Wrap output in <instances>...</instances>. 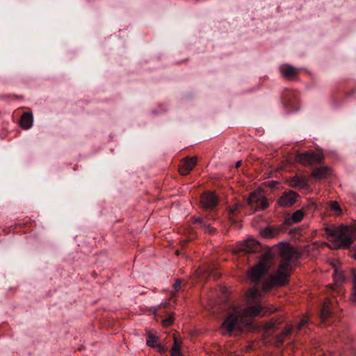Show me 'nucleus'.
Masks as SVG:
<instances>
[{"label":"nucleus","mask_w":356,"mask_h":356,"mask_svg":"<svg viewBox=\"0 0 356 356\" xmlns=\"http://www.w3.org/2000/svg\"><path fill=\"white\" fill-rule=\"evenodd\" d=\"M270 260V258L268 254L263 255L259 263L248 273V278L252 282L257 283L263 276L268 273Z\"/></svg>","instance_id":"obj_4"},{"label":"nucleus","mask_w":356,"mask_h":356,"mask_svg":"<svg viewBox=\"0 0 356 356\" xmlns=\"http://www.w3.org/2000/svg\"><path fill=\"white\" fill-rule=\"evenodd\" d=\"M200 202L203 207L210 209L217 205L218 199L213 193L208 192L202 195Z\"/></svg>","instance_id":"obj_8"},{"label":"nucleus","mask_w":356,"mask_h":356,"mask_svg":"<svg viewBox=\"0 0 356 356\" xmlns=\"http://www.w3.org/2000/svg\"><path fill=\"white\" fill-rule=\"evenodd\" d=\"M291 332V327L286 326L284 330L278 335L276 336L275 344L279 347L284 341V339L288 337Z\"/></svg>","instance_id":"obj_18"},{"label":"nucleus","mask_w":356,"mask_h":356,"mask_svg":"<svg viewBox=\"0 0 356 356\" xmlns=\"http://www.w3.org/2000/svg\"><path fill=\"white\" fill-rule=\"evenodd\" d=\"M173 321V318L172 316H170L162 321V325L163 327H169L172 324Z\"/></svg>","instance_id":"obj_29"},{"label":"nucleus","mask_w":356,"mask_h":356,"mask_svg":"<svg viewBox=\"0 0 356 356\" xmlns=\"http://www.w3.org/2000/svg\"><path fill=\"white\" fill-rule=\"evenodd\" d=\"M297 197L296 193L293 191H289L284 194L278 200V204L281 207H291L295 202Z\"/></svg>","instance_id":"obj_11"},{"label":"nucleus","mask_w":356,"mask_h":356,"mask_svg":"<svg viewBox=\"0 0 356 356\" xmlns=\"http://www.w3.org/2000/svg\"><path fill=\"white\" fill-rule=\"evenodd\" d=\"M241 205L239 203H236L234 206L229 208V220L234 222L232 219V216H234L238 211L239 210Z\"/></svg>","instance_id":"obj_22"},{"label":"nucleus","mask_w":356,"mask_h":356,"mask_svg":"<svg viewBox=\"0 0 356 356\" xmlns=\"http://www.w3.org/2000/svg\"><path fill=\"white\" fill-rule=\"evenodd\" d=\"M325 232L335 249L348 248L356 239V226L341 225L338 227H325Z\"/></svg>","instance_id":"obj_2"},{"label":"nucleus","mask_w":356,"mask_h":356,"mask_svg":"<svg viewBox=\"0 0 356 356\" xmlns=\"http://www.w3.org/2000/svg\"><path fill=\"white\" fill-rule=\"evenodd\" d=\"M353 292L351 296V300L354 303H356V284H353Z\"/></svg>","instance_id":"obj_30"},{"label":"nucleus","mask_w":356,"mask_h":356,"mask_svg":"<svg viewBox=\"0 0 356 356\" xmlns=\"http://www.w3.org/2000/svg\"><path fill=\"white\" fill-rule=\"evenodd\" d=\"M330 208L332 210L337 211L338 215L341 213L340 205L337 201H332L330 202Z\"/></svg>","instance_id":"obj_25"},{"label":"nucleus","mask_w":356,"mask_h":356,"mask_svg":"<svg viewBox=\"0 0 356 356\" xmlns=\"http://www.w3.org/2000/svg\"><path fill=\"white\" fill-rule=\"evenodd\" d=\"M297 156H319L318 154H310L307 152H305V153H302V154H298Z\"/></svg>","instance_id":"obj_33"},{"label":"nucleus","mask_w":356,"mask_h":356,"mask_svg":"<svg viewBox=\"0 0 356 356\" xmlns=\"http://www.w3.org/2000/svg\"><path fill=\"white\" fill-rule=\"evenodd\" d=\"M332 170L328 166L316 168L312 172V176L317 179H326L331 176Z\"/></svg>","instance_id":"obj_10"},{"label":"nucleus","mask_w":356,"mask_h":356,"mask_svg":"<svg viewBox=\"0 0 356 356\" xmlns=\"http://www.w3.org/2000/svg\"><path fill=\"white\" fill-rule=\"evenodd\" d=\"M179 250H177V251H176V254H177V255H179Z\"/></svg>","instance_id":"obj_40"},{"label":"nucleus","mask_w":356,"mask_h":356,"mask_svg":"<svg viewBox=\"0 0 356 356\" xmlns=\"http://www.w3.org/2000/svg\"><path fill=\"white\" fill-rule=\"evenodd\" d=\"M173 337H174V343H173V346H172L170 351H172V352L180 351L181 342L178 341L175 334H174Z\"/></svg>","instance_id":"obj_24"},{"label":"nucleus","mask_w":356,"mask_h":356,"mask_svg":"<svg viewBox=\"0 0 356 356\" xmlns=\"http://www.w3.org/2000/svg\"><path fill=\"white\" fill-rule=\"evenodd\" d=\"M280 70L282 75L286 78H291L296 74L297 70L289 65H282Z\"/></svg>","instance_id":"obj_16"},{"label":"nucleus","mask_w":356,"mask_h":356,"mask_svg":"<svg viewBox=\"0 0 356 356\" xmlns=\"http://www.w3.org/2000/svg\"><path fill=\"white\" fill-rule=\"evenodd\" d=\"M261 296L260 292L258 291L257 287H253L249 289L246 293V299L248 304H251L254 299H257Z\"/></svg>","instance_id":"obj_19"},{"label":"nucleus","mask_w":356,"mask_h":356,"mask_svg":"<svg viewBox=\"0 0 356 356\" xmlns=\"http://www.w3.org/2000/svg\"><path fill=\"white\" fill-rule=\"evenodd\" d=\"M275 325V323L274 321H270L267 325H266V328H270L272 327H273Z\"/></svg>","instance_id":"obj_35"},{"label":"nucleus","mask_w":356,"mask_h":356,"mask_svg":"<svg viewBox=\"0 0 356 356\" xmlns=\"http://www.w3.org/2000/svg\"><path fill=\"white\" fill-rule=\"evenodd\" d=\"M191 220L193 223H198L199 227L204 229V224H207V223L205 222H204L202 218L193 217V218H192Z\"/></svg>","instance_id":"obj_27"},{"label":"nucleus","mask_w":356,"mask_h":356,"mask_svg":"<svg viewBox=\"0 0 356 356\" xmlns=\"http://www.w3.org/2000/svg\"><path fill=\"white\" fill-rule=\"evenodd\" d=\"M280 255L281 259L292 262L293 260H296L300 257V253L297 250L289 245H282L280 248Z\"/></svg>","instance_id":"obj_6"},{"label":"nucleus","mask_w":356,"mask_h":356,"mask_svg":"<svg viewBox=\"0 0 356 356\" xmlns=\"http://www.w3.org/2000/svg\"><path fill=\"white\" fill-rule=\"evenodd\" d=\"M273 311H264L259 304L250 305L245 308L236 307L229 314L222 324V334L225 332L231 333L238 323L248 324L252 318L256 316H264L267 313H272Z\"/></svg>","instance_id":"obj_1"},{"label":"nucleus","mask_w":356,"mask_h":356,"mask_svg":"<svg viewBox=\"0 0 356 356\" xmlns=\"http://www.w3.org/2000/svg\"><path fill=\"white\" fill-rule=\"evenodd\" d=\"M354 257L356 259V253L354 254Z\"/></svg>","instance_id":"obj_41"},{"label":"nucleus","mask_w":356,"mask_h":356,"mask_svg":"<svg viewBox=\"0 0 356 356\" xmlns=\"http://www.w3.org/2000/svg\"><path fill=\"white\" fill-rule=\"evenodd\" d=\"M303 217L304 212L302 210H297L293 213L291 219L294 222H299L302 220Z\"/></svg>","instance_id":"obj_21"},{"label":"nucleus","mask_w":356,"mask_h":356,"mask_svg":"<svg viewBox=\"0 0 356 356\" xmlns=\"http://www.w3.org/2000/svg\"><path fill=\"white\" fill-rule=\"evenodd\" d=\"M33 122V118L31 113H25L21 118L20 125L25 129H30Z\"/></svg>","instance_id":"obj_14"},{"label":"nucleus","mask_w":356,"mask_h":356,"mask_svg":"<svg viewBox=\"0 0 356 356\" xmlns=\"http://www.w3.org/2000/svg\"><path fill=\"white\" fill-rule=\"evenodd\" d=\"M204 232L209 234H213L216 233V228L211 227L210 225L204 224Z\"/></svg>","instance_id":"obj_26"},{"label":"nucleus","mask_w":356,"mask_h":356,"mask_svg":"<svg viewBox=\"0 0 356 356\" xmlns=\"http://www.w3.org/2000/svg\"><path fill=\"white\" fill-rule=\"evenodd\" d=\"M334 279L336 284L342 282L344 280V275L343 272H340L336 269L334 274Z\"/></svg>","instance_id":"obj_23"},{"label":"nucleus","mask_w":356,"mask_h":356,"mask_svg":"<svg viewBox=\"0 0 356 356\" xmlns=\"http://www.w3.org/2000/svg\"><path fill=\"white\" fill-rule=\"evenodd\" d=\"M353 284H356V274H354L353 276Z\"/></svg>","instance_id":"obj_38"},{"label":"nucleus","mask_w":356,"mask_h":356,"mask_svg":"<svg viewBox=\"0 0 356 356\" xmlns=\"http://www.w3.org/2000/svg\"><path fill=\"white\" fill-rule=\"evenodd\" d=\"M307 321L305 320V319H302L300 323L297 326V328L298 330H301L302 327L307 323Z\"/></svg>","instance_id":"obj_32"},{"label":"nucleus","mask_w":356,"mask_h":356,"mask_svg":"<svg viewBox=\"0 0 356 356\" xmlns=\"http://www.w3.org/2000/svg\"><path fill=\"white\" fill-rule=\"evenodd\" d=\"M183 280L181 279H177L175 280V282L173 284V289L175 292H177L181 290V283Z\"/></svg>","instance_id":"obj_28"},{"label":"nucleus","mask_w":356,"mask_h":356,"mask_svg":"<svg viewBox=\"0 0 356 356\" xmlns=\"http://www.w3.org/2000/svg\"><path fill=\"white\" fill-rule=\"evenodd\" d=\"M187 242H188V241H183L181 242V244L182 246H184L186 244Z\"/></svg>","instance_id":"obj_37"},{"label":"nucleus","mask_w":356,"mask_h":356,"mask_svg":"<svg viewBox=\"0 0 356 356\" xmlns=\"http://www.w3.org/2000/svg\"><path fill=\"white\" fill-rule=\"evenodd\" d=\"M147 344L152 348H159V352H162V348L160 344L159 338L154 334L152 331L147 332Z\"/></svg>","instance_id":"obj_13"},{"label":"nucleus","mask_w":356,"mask_h":356,"mask_svg":"<svg viewBox=\"0 0 356 356\" xmlns=\"http://www.w3.org/2000/svg\"><path fill=\"white\" fill-rule=\"evenodd\" d=\"M259 249V242L254 239H248L240 245L238 250L234 251V253H236L238 251L252 253L257 252Z\"/></svg>","instance_id":"obj_9"},{"label":"nucleus","mask_w":356,"mask_h":356,"mask_svg":"<svg viewBox=\"0 0 356 356\" xmlns=\"http://www.w3.org/2000/svg\"><path fill=\"white\" fill-rule=\"evenodd\" d=\"M297 162L307 167H313L322 161V157H296Z\"/></svg>","instance_id":"obj_12"},{"label":"nucleus","mask_w":356,"mask_h":356,"mask_svg":"<svg viewBox=\"0 0 356 356\" xmlns=\"http://www.w3.org/2000/svg\"><path fill=\"white\" fill-rule=\"evenodd\" d=\"M330 300L325 299L321 308V317L323 320L327 319L330 316L331 312L330 309Z\"/></svg>","instance_id":"obj_20"},{"label":"nucleus","mask_w":356,"mask_h":356,"mask_svg":"<svg viewBox=\"0 0 356 356\" xmlns=\"http://www.w3.org/2000/svg\"><path fill=\"white\" fill-rule=\"evenodd\" d=\"M289 184L291 187H300L304 188L307 185V181L305 177L295 176L289 179Z\"/></svg>","instance_id":"obj_15"},{"label":"nucleus","mask_w":356,"mask_h":356,"mask_svg":"<svg viewBox=\"0 0 356 356\" xmlns=\"http://www.w3.org/2000/svg\"><path fill=\"white\" fill-rule=\"evenodd\" d=\"M241 161H237V162L236 163V165H235V167H236V168H239V167L241 166Z\"/></svg>","instance_id":"obj_36"},{"label":"nucleus","mask_w":356,"mask_h":356,"mask_svg":"<svg viewBox=\"0 0 356 356\" xmlns=\"http://www.w3.org/2000/svg\"><path fill=\"white\" fill-rule=\"evenodd\" d=\"M171 352V356H181V354L180 351H170Z\"/></svg>","instance_id":"obj_34"},{"label":"nucleus","mask_w":356,"mask_h":356,"mask_svg":"<svg viewBox=\"0 0 356 356\" xmlns=\"http://www.w3.org/2000/svg\"><path fill=\"white\" fill-rule=\"evenodd\" d=\"M292 270L291 262L281 259L277 273L270 276L268 281H264L263 289L269 291L275 286H284L289 282L290 271Z\"/></svg>","instance_id":"obj_3"},{"label":"nucleus","mask_w":356,"mask_h":356,"mask_svg":"<svg viewBox=\"0 0 356 356\" xmlns=\"http://www.w3.org/2000/svg\"><path fill=\"white\" fill-rule=\"evenodd\" d=\"M277 184H278V182L275 181H270L265 183V185L270 188H274Z\"/></svg>","instance_id":"obj_31"},{"label":"nucleus","mask_w":356,"mask_h":356,"mask_svg":"<svg viewBox=\"0 0 356 356\" xmlns=\"http://www.w3.org/2000/svg\"><path fill=\"white\" fill-rule=\"evenodd\" d=\"M247 203L254 211L264 210L268 207L267 199L261 193L255 192L250 194Z\"/></svg>","instance_id":"obj_5"},{"label":"nucleus","mask_w":356,"mask_h":356,"mask_svg":"<svg viewBox=\"0 0 356 356\" xmlns=\"http://www.w3.org/2000/svg\"><path fill=\"white\" fill-rule=\"evenodd\" d=\"M280 232V228L267 227L261 232V234L264 238H270L276 237Z\"/></svg>","instance_id":"obj_17"},{"label":"nucleus","mask_w":356,"mask_h":356,"mask_svg":"<svg viewBox=\"0 0 356 356\" xmlns=\"http://www.w3.org/2000/svg\"><path fill=\"white\" fill-rule=\"evenodd\" d=\"M197 163V157H184L180 160L179 172L180 175L185 176L193 169Z\"/></svg>","instance_id":"obj_7"},{"label":"nucleus","mask_w":356,"mask_h":356,"mask_svg":"<svg viewBox=\"0 0 356 356\" xmlns=\"http://www.w3.org/2000/svg\"><path fill=\"white\" fill-rule=\"evenodd\" d=\"M335 286H336V284H334V285H332V286H331V288H332L333 289H335Z\"/></svg>","instance_id":"obj_39"}]
</instances>
